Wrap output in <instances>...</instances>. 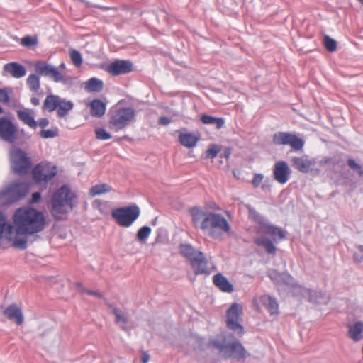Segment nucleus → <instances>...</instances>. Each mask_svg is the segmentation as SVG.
<instances>
[{
  "instance_id": "1",
  "label": "nucleus",
  "mask_w": 363,
  "mask_h": 363,
  "mask_svg": "<svg viewBox=\"0 0 363 363\" xmlns=\"http://www.w3.org/2000/svg\"><path fill=\"white\" fill-rule=\"evenodd\" d=\"M13 219L18 234L32 235L43 231L45 227L43 213L30 207L17 209Z\"/></svg>"
},
{
  "instance_id": "2",
  "label": "nucleus",
  "mask_w": 363,
  "mask_h": 363,
  "mask_svg": "<svg viewBox=\"0 0 363 363\" xmlns=\"http://www.w3.org/2000/svg\"><path fill=\"white\" fill-rule=\"evenodd\" d=\"M76 198L69 186L63 185L55 191L52 196L50 203L51 213L56 220L61 219V215L72 210L74 199Z\"/></svg>"
},
{
  "instance_id": "3",
  "label": "nucleus",
  "mask_w": 363,
  "mask_h": 363,
  "mask_svg": "<svg viewBox=\"0 0 363 363\" xmlns=\"http://www.w3.org/2000/svg\"><path fill=\"white\" fill-rule=\"evenodd\" d=\"M200 228L213 238L218 237L222 232L228 233L230 231V226L225 218L212 212L207 213L201 223Z\"/></svg>"
},
{
  "instance_id": "4",
  "label": "nucleus",
  "mask_w": 363,
  "mask_h": 363,
  "mask_svg": "<svg viewBox=\"0 0 363 363\" xmlns=\"http://www.w3.org/2000/svg\"><path fill=\"white\" fill-rule=\"evenodd\" d=\"M108 128L118 132L129 125L135 119V111L132 107H120L109 112Z\"/></svg>"
},
{
  "instance_id": "5",
  "label": "nucleus",
  "mask_w": 363,
  "mask_h": 363,
  "mask_svg": "<svg viewBox=\"0 0 363 363\" xmlns=\"http://www.w3.org/2000/svg\"><path fill=\"white\" fill-rule=\"evenodd\" d=\"M140 215V209L136 204L115 208L111 212L116 223L124 228L130 227Z\"/></svg>"
},
{
  "instance_id": "6",
  "label": "nucleus",
  "mask_w": 363,
  "mask_h": 363,
  "mask_svg": "<svg viewBox=\"0 0 363 363\" xmlns=\"http://www.w3.org/2000/svg\"><path fill=\"white\" fill-rule=\"evenodd\" d=\"M9 159L13 172L18 175L26 174L31 166L30 158L25 151L13 147L9 150Z\"/></svg>"
},
{
  "instance_id": "7",
  "label": "nucleus",
  "mask_w": 363,
  "mask_h": 363,
  "mask_svg": "<svg viewBox=\"0 0 363 363\" xmlns=\"http://www.w3.org/2000/svg\"><path fill=\"white\" fill-rule=\"evenodd\" d=\"M74 108V104L69 100H66L57 95H48L43 103V108L49 112L57 110V116L64 118Z\"/></svg>"
},
{
  "instance_id": "8",
  "label": "nucleus",
  "mask_w": 363,
  "mask_h": 363,
  "mask_svg": "<svg viewBox=\"0 0 363 363\" xmlns=\"http://www.w3.org/2000/svg\"><path fill=\"white\" fill-rule=\"evenodd\" d=\"M28 191L26 183H15L0 191V203L6 205L16 202L23 199Z\"/></svg>"
},
{
  "instance_id": "9",
  "label": "nucleus",
  "mask_w": 363,
  "mask_h": 363,
  "mask_svg": "<svg viewBox=\"0 0 363 363\" xmlns=\"http://www.w3.org/2000/svg\"><path fill=\"white\" fill-rule=\"evenodd\" d=\"M15 225L6 223V217L0 212V240H6L12 242L15 247L24 250L27 247V239L18 238Z\"/></svg>"
},
{
  "instance_id": "10",
  "label": "nucleus",
  "mask_w": 363,
  "mask_h": 363,
  "mask_svg": "<svg viewBox=\"0 0 363 363\" xmlns=\"http://www.w3.org/2000/svg\"><path fill=\"white\" fill-rule=\"evenodd\" d=\"M216 347L228 354V356L235 358L238 360L243 359L246 357L245 348L233 335H227L221 343L216 345Z\"/></svg>"
},
{
  "instance_id": "11",
  "label": "nucleus",
  "mask_w": 363,
  "mask_h": 363,
  "mask_svg": "<svg viewBox=\"0 0 363 363\" xmlns=\"http://www.w3.org/2000/svg\"><path fill=\"white\" fill-rule=\"evenodd\" d=\"M292 293L295 296L305 298L308 301L314 303L325 304L329 300L328 296L322 291H315L298 284L293 286Z\"/></svg>"
},
{
  "instance_id": "12",
  "label": "nucleus",
  "mask_w": 363,
  "mask_h": 363,
  "mask_svg": "<svg viewBox=\"0 0 363 363\" xmlns=\"http://www.w3.org/2000/svg\"><path fill=\"white\" fill-rule=\"evenodd\" d=\"M272 142L277 145H290L296 151L303 149L305 142L296 134L289 132H277L273 135Z\"/></svg>"
},
{
  "instance_id": "13",
  "label": "nucleus",
  "mask_w": 363,
  "mask_h": 363,
  "mask_svg": "<svg viewBox=\"0 0 363 363\" xmlns=\"http://www.w3.org/2000/svg\"><path fill=\"white\" fill-rule=\"evenodd\" d=\"M242 314V306L234 303L227 311V326L238 335H242L244 333L243 327L240 323Z\"/></svg>"
},
{
  "instance_id": "14",
  "label": "nucleus",
  "mask_w": 363,
  "mask_h": 363,
  "mask_svg": "<svg viewBox=\"0 0 363 363\" xmlns=\"http://www.w3.org/2000/svg\"><path fill=\"white\" fill-rule=\"evenodd\" d=\"M56 174V167L49 162H40L33 170V179L38 184L48 182Z\"/></svg>"
},
{
  "instance_id": "15",
  "label": "nucleus",
  "mask_w": 363,
  "mask_h": 363,
  "mask_svg": "<svg viewBox=\"0 0 363 363\" xmlns=\"http://www.w3.org/2000/svg\"><path fill=\"white\" fill-rule=\"evenodd\" d=\"M34 67L35 72L40 75L50 77L56 83H67L65 76L54 65L44 61H38L35 62Z\"/></svg>"
},
{
  "instance_id": "16",
  "label": "nucleus",
  "mask_w": 363,
  "mask_h": 363,
  "mask_svg": "<svg viewBox=\"0 0 363 363\" xmlns=\"http://www.w3.org/2000/svg\"><path fill=\"white\" fill-rule=\"evenodd\" d=\"M16 125L9 118H0V139L9 143H13L18 138Z\"/></svg>"
},
{
  "instance_id": "17",
  "label": "nucleus",
  "mask_w": 363,
  "mask_h": 363,
  "mask_svg": "<svg viewBox=\"0 0 363 363\" xmlns=\"http://www.w3.org/2000/svg\"><path fill=\"white\" fill-rule=\"evenodd\" d=\"M272 170L274 179L279 184H285L290 179L291 170L286 162L278 161L274 164Z\"/></svg>"
},
{
  "instance_id": "18",
  "label": "nucleus",
  "mask_w": 363,
  "mask_h": 363,
  "mask_svg": "<svg viewBox=\"0 0 363 363\" xmlns=\"http://www.w3.org/2000/svg\"><path fill=\"white\" fill-rule=\"evenodd\" d=\"M106 70L113 76L128 74L133 70V63L129 60H116L108 64Z\"/></svg>"
},
{
  "instance_id": "19",
  "label": "nucleus",
  "mask_w": 363,
  "mask_h": 363,
  "mask_svg": "<svg viewBox=\"0 0 363 363\" xmlns=\"http://www.w3.org/2000/svg\"><path fill=\"white\" fill-rule=\"evenodd\" d=\"M253 303L257 309L259 304L264 306L271 315H276L279 313V305L277 300L269 295H263L258 298H254Z\"/></svg>"
},
{
  "instance_id": "20",
  "label": "nucleus",
  "mask_w": 363,
  "mask_h": 363,
  "mask_svg": "<svg viewBox=\"0 0 363 363\" xmlns=\"http://www.w3.org/2000/svg\"><path fill=\"white\" fill-rule=\"evenodd\" d=\"M250 217L253 219L255 225H254V230L257 233L267 234L270 224L266 218L260 215L254 209L249 211Z\"/></svg>"
},
{
  "instance_id": "21",
  "label": "nucleus",
  "mask_w": 363,
  "mask_h": 363,
  "mask_svg": "<svg viewBox=\"0 0 363 363\" xmlns=\"http://www.w3.org/2000/svg\"><path fill=\"white\" fill-rule=\"evenodd\" d=\"M190 264L194 269L195 275L204 274L208 276L211 273V269L208 267L207 260L202 252L198 254Z\"/></svg>"
},
{
  "instance_id": "22",
  "label": "nucleus",
  "mask_w": 363,
  "mask_h": 363,
  "mask_svg": "<svg viewBox=\"0 0 363 363\" xmlns=\"http://www.w3.org/2000/svg\"><path fill=\"white\" fill-rule=\"evenodd\" d=\"M292 167L302 173H308L311 167L315 164L314 159H311L308 155L301 157H293L291 159Z\"/></svg>"
},
{
  "instance_id": "23",
  "label": "nucleus",
  "mask_w": 363,
  "mask_h": 363,
  "mask_svg": "<svg viewBox=\"0 0 363 363\" xmlns=\"http://www.w3.org/2000/svg\"><path fill=\"white\" fill-rule=\"evenodd\" d=\"M4 315L10 320L21 325L24 321V317L21 308L16 304H11L4 311Z\"/></svg>"
},
{
  "instance_id": "24",
  "label": "nucleus",
  "mask_w": 363,
  "mask_h": 363,
  "mask_svg": "<svg viewBox=\"0 0 363 363\" xmlns=\"http://www.w3.org/2000/svg\"><path fill=\"white\" fill-rule=\"evenodd\" d=\"M200 140V135L194 133H179V142L187 148L195 147Z\"/></svg>"
},
{
  "instance_id": "25",
  "label": "nucleus",
  "mask_w": 363,
  "mask_h": 363,
  "mask_svg": "<svg viewBox=\"0 0 363 363\" xmlns=\"http://www.w3.org/2000/svg\"><path fill=\"white\" fill-rule=\"evenodd\" d=\"M4 72L10 74L14 78H21L26 74V68L16 62L7 63L4 66Z\"/></svg>"
},
{
  "instance_id": "26",
  "label": "nucleus",
  "mask_w": 363,
  "mask_h": 363,
  "mask_svg": "<svg viewBox=\"0 0 363 363\" xmlns=\"http://www.w3.org/2000/svg\"><path fill=\"white\" fill-rule=\"evenodd\" d=\"M213 282L216 287L223 292L231 293L233 291V285L220 273L213 276Z\"/></svg>"
},
{
  "instance_id": "27",
  "label": "nucleus",
  "mask_w": 363,
  "mask_h": 363,
  "mask_svg": "<svg viewBox=\"0 0 363 363\" xmlns=\"http://www.w3.org/2000/svg\"><path fill=\"white\" fill-rule=\"evenodd\" d=\"M34 111L30 109H23L17 111L18 118L24 124L28 125L30 128H35L37 123L34 118Z\"/></svg>"
},
{
  "instance_id": "28",
  "label": "nucleus",
  "mask_w": 363,
  "mask_h": 363,
  "mask_svg": "<svg viewBox=\"0 0 363 363\" xmlns=\"http://www.w3.org/2000/svg\"><path fill=\"white\" fill-rule=\"evenodd\" d=\"M108 307L111 311V313L115 315V323L120 325L123 330L125 329V325L129 322L128 313L122 311L120 308L115 307L111 304H108Z\"/></svg>"
},
{
  "instance_id": "29",
  "label": "nucleus",
  "mask_w": 363,
  "mask_h": 363,
  "mask_svg": "<svg viewBox=\"0 0 363 363\" xmlns=\"http://www.w3.org/2000/svg\"><path fill=\"white\" fill-rule=\"evenodd\" d=\"M348 336L354 342H359L363 338V322L357 321L349 325Z\"/></svg>"
},
{
  "instance_id": "30",
  "label": "nucleus",
  "mask_w": 363,
  "mask_h": 363,
  "mask_svg": "<svg viewBox=\"0 0 363 363\" xmlns=\"http://www.w3.org/2000/svg\"><path fill=\"white\" fill-rule=\"evenodd\" d=\"M90 114L93 117H101L105 114L106 105L100 99H94L89 103Z\"/></svg>"
},
{
  "instance_id": "31",
  "label": "nucleus",
  "mask_w": 363,
  "mask_h": 363,
  "mask_svg": "<svg viewBox=\"0 0 363 363\" xmlns=\"http://www.w3.org/2000/svg\"><path fill=\"white\" fill-rule=\"evenodd\" d=\"M269 277L277 284L291 285L293 283V277L287 272H274L270 273Z\"/></svg>"
},
{
  "instance_id": "32",
  "label": "nucleus",
  "mask_w": 363,
  "mask_h": 363,
  "mask_svg": "<svg viewBox=\"0 0 363 363\" xmlns=\"http://www.w3.org/2000/svg\"><path fill=\"white\" fill-rule=\"evenodd\" d=\"M104 88V83L96 77H91L85 82L84 89L89 92H101Z\"/></svg>"
},
{
  "instance_id": "33",
  "label": "nucleus",
  "mask_w": 363,
  "mask_h": 363,
  "mask_svg": "<svg viewBox=\"0 0 363 363\" xmlns=\"http://www.w3.org/2000/svg\"><path fill=\"white\" fill-rule=\"evenodd\" d=\"M192 221L195 226L201 225V221L206 217L208 212L203 211L200 207H193L189 211Z\"/></svg>"
},
{
  "instance_id": "34",
  "label": "nucleus",
  "mask_w": 363,
  "mask_h": 363,
  "mask_svg": "<svg viewBox=\"0 0 363 363\" xmlns=\"http://www.w3.org/2000/svg\"><path fill=\"white\" fill-rule=\"evenodd\" d=\"M254 242L257 245L264 247L268 254H274L276 252V247L269 238L261 236L255 238Z\"/></svg>"
},
{
  "instance_id": "35",
  "label": "nucleus",
  "mask_w": 363,
  "mask_h": 363,
  "mask_svg": "<svg viewBox=\"0 0 363 363\" xmlns=\"http://www.w3.org/2000/svg\"><path fill=\"white\" fill-rule=\"evenodd\" d=\"M179 249L181 254L190 262L196 257L198 254L201 253L200 251H196L191 245L189 244H182Z\"/></svg>"
},
{
  "instance_id": "36",
  "label": "nucleus",
  "mask_w": 363,
  "mask_h": 363,
  "mask_svg": "<svg viewBox=\"0 0 363 363\" xmlns=\"http://www.w3.org/2000/svg\"><path fill=\"white\" fill-rule=\"evenodd\" d=\"M201 121L206 125H214L217 129H220L225 123L223 118H216L210 115L203 114L201 116Z\"/></svg>"
},
{
  "instance_id": "37",
  "label": "nucleus",
  "mask_w": 363,
  "mask_h": 363,
  "mask_svg": "<svg viewBox=\"0 0 363 363\" xmlns=\"http://www.w3.org/2000/svg\"><path fill=\"white\" fill-rule=\"evenodd\" d=\"M267 235L272 236L275 242H278L286 238V231L272 224L270 225Z\"/></svg>"
},
{
  "instance_id": "38",
  "label": "nucleus",
  "mask_w": 363,
  "mask_h": 363,
  "mask_svg": "<svg viewBox=\"0 0 363 363\" xmlns=\"http://www.w3.org/2000/svg\"><path fill=\"white\" fill-rule=\"evenodd\" d=\"M112 188L107 184H100L93 186L90 191L89 195L94 196L96 195H101L111 191Z\"/></svg>"
},
{
  "instance_id": "39",
  "label": "nucleus",
  "mask_w": 363,
  "mask_h": 363,
  "mask_svg": "<svg viewBox=\"0 0 363 363\" xmlns=\"http://www.w3.org/2000/svg\"><path fill=\"white\" fill-rule=\"evenodd\" d=\"M27 84L32 91H37L40 89V78L35 74H30L27 79Z\"/></svg>"
},
{
  "instance_id": "40",
  "label": "nucleus",
  "mask_w": 363,
  "mask_h": 363,
  "mask_svg": "<svg viewBox=\"0 0 363 363\" xmlns=\"http://www.w3.org/2000/svg\"><path fill=\"white\" fill-rule=\"evenodd\" d=\"M150 233L151 228L149 226H143L138 231L137 240L142 243H145Z\"/></svg>"
},
{
  "instance_id": "41",
  "label": "nucleus",
  "mask_w": 363,
  "mask_h": 363,
  "mask_svg": "<svg viewBox=\"0 0 363 363\" xmlns=\"http://www.w3.org/2000/svg\"><path fill=\"white\" fill-rule=\"evenodd\" d=\"M13 93L11 88H0V102L9 104L10 102V95Z\"/></svg>"
},
{
  "instance_id": "42",
  "label": "nucleus",
  "mask_w": 363,
  "mask_h": 363,
  "mask_svg": "<svg viewBox=\"0 0 363 363\" xmlns=\"http://www.w3.org/2000/svg\"><path fill=\"white\" fill-rule=\"evenodd\" d=\"M21 44L26 48L35 46L38 44V38L35 36L26 35L21 39Z\"/></svg>"
},
{
  "instance_id": "43",
  "label": "nucleus",
  "mask_w": 363,
  "mask_h": 363,
  "mask_svg": "<svg viewBox=\"0 0 363 363\" xmlns=\"http://www.w3.org/2000/svg\"><path fill=\"white\" fill-rule=\"evenodd\" d=\"M347 164L350 167V168L356 172L359 177L363 176V168L362 167L357 163L355 160L352 158H350L347 160Z\"/></svg>"
},
{
  "instance_id": "44",
  "label": "nucleus",
  "mask_w": 363,
  "mask_h": 363,
  "mask_svg": "<svg viewBox=\"0 0 363 363\" xmlns=\"http://www.w3.org/2000/svg\"><path fill=\"white\" fill-rule=\"evenodd\" d=\"M324 45L329 52H334L337 49L336 41L328 35L324 37Z\"/></svg>"
},
{
  "instance_id": "45",
  "label": "nucleus",
  "mask_w": 363,
  "mask_h": 363,
  "mask_svg": "<svg viewBox=\"0 0 363 363\" xmlns=\"http://www.w3.org/2000/svg\"><path fill=\"white\" fill-rule=\"evenodd\" d=\"M69 55L73 64L77 67H80L82 63V57L80 52L77 50H72L70 51Z\"/></svg>"
},
{
  "instance_id": "46",
  "label": "nucleus",
  "mask_w": 363,
  "mask_h": 363,
  "mask_svg": "<svg viewBox=\"0 0 363 363\" xmlns=\"http://www.w3.org/2000/svg\"><path fill=\"white\" fill-rule=\"evenodd\" d=\"M353 260L355 263L363 262V245H357L353 253Z\"/></svg>"
},
{
  "instance_id": "47",
  "label": "nucleus",
  "mask_w": 363,
  "mask_h": 363,
  "mask_svg": "<svg viewBox=\"0 0 363 363\" xmlns=\"http://www.w3.org/2000/svg\"><path fill=\"white\" fill-rule=\"evenodd\" d=\"M39 135L43 138H53L58 135V129L57 128L49 130H42Z\"/></svg>"
},
{
  "instance_id": "48",
  "label": "nucleus",
  "mask_w": 363,
  "mask_h": 363,
  "mask_svg": "<svg viewBox=\"0 0 363 363\" xmlns=\"http://www.w3.org/2000/svg\"><path fill=\"white\" fill-rule=\"evenodd\" d=\"M95 134L96 138L99 140H106L111 138V135L102 128H96Z\"/></svg>"
},
{
  "instance_id": "49",
  "label": "nucleus",
  "mask_w": 363,
  "mask_h": 363,
  "mask_svg": "<svg viewBox=\"0 0 363 363\" xmlns=\"http://www.w3.org/2000/svg\"><path fill=\"white\" fill-rule=\"evenodd\" d=\"M220 152V148L217 145H212L210 148H208L206 151V157L208 158H215L218 152Z\"/></svg>"
},
{
  "instance_id": "50",
  "label": "nucleus",
  "mask_w": 363,
  "mask_h": 363,
  "mask_svg": "<svg viewBox=\"0 0 363 363\" xmlns=\"http://www.w3.org/2000/svg\"><path fill=\"white\" fill-rule=\"evenodd\" d=\"M77 287L82 292L86 293L89 295L95 296L99 298L101 297V294L98 291H92V290L86 289L84 287H83V286L79 283H78L77 284Z\"/></svg>"
},
{
  "instance_id": "51",
  "label": "nucleus",
  "mask_w": 363,
  "mask_h": 363,
  "mask_svg": "<svg viewBox=\"0 0 363 363\" xmlns=\"http://www.w3.org/2000/svg\"><path fill=\"white\" fill-rule=\"evenodd\" d=\"M94 205L98 208L99 211L101 213L106 214L107 213V211H106V208L108 206L107 202L96 200L94 202Z\"/></svg>"
},
{
  "instance_id": "52",
  "label": "nucleus",
  "mask_w": 363,
  "mask_h": 363,
  "mask_svg": "<svg viewBox=\"0 0 363 363\" xmlns=\"http://www.w3.org/2000/svg\"><path fill=\"white\" fill-rule=\"evenodd\" d=\"M264 176L262 174L256 173L254 174L252 184L255 188H257L262 182Z\"/></svg>"
},
{
  "instance_id": "53",
  "label": "nucleus",
  "mask_w": 363,
  "mask_h": 363,
  "mask_svg": "<svg viewBox=\"0 0 363 363\" xmlns=\"http://www.w3.org/2000/svg\"><path fill=\"white\" fill-rule=\"evenodd\" d=\"M338 163H339L338 160H335V158H332V157H325L323 160H321L320 162V164L322 165L327 164L335 165L336 164H338Z\"/></svg>"
},
{
  "instance_id": "54",
  "label": "nucleus",
  "mask_w": 363,
  "mask_h": 363,
  "mask_svg": "<svg viewBox=\"0 0 363 363\" xmlns=\"http://www.w3.org/2000/svg\"><path fill=\"white\" fill-rule=\"evenodd\" d=\"M36 123L37 125L41 128H45L49 125V121L45 118H40L38 121H36Z\"/></svg>"
},
{
  "instance_id": "55",
  "label": "nucleus",
  "mask_w": 363,
  "mask_h": 363,
  "mask_svg": "<svg viewBox=\"0 0 363 363\" xmlns=\"http://www.w3.org/2000/svg\"><path fill=\"white\" fill-rule=\"evenodd\" d=\"M171 119L167 116H162L159 118V123L162 125H167L169 124Z\"/></svg>"
},
{
  "instance_id": "56",
  "label": "nucleus",
  "mask_w": 363,
  "mask_h": 363,
  "mask_svg": "<svg viewBox=\"0 0 363 363\" xmlns=\"http://www.w3.org/2000/svg\"><path fill=\"white\" fill-rule=\"evenodd\" d=\"M41 194L39 192H35L32 194L31 203H35L40 201Z\"/></svg>"
},
{
  "instance_id": "57",
  "label": "nucleus",
  "mask_w": 363,
  "mask_h": 363,
  "mask_svg": "<svg viewBox=\"0 0 363 363\" xmlns=\"http://www.w3.org/2000/svg\"><path fill=\"white\" fill-rule=\"evenodd\" d=\"M150 357L147 353H143L141 357V361L143 363H147L149 361Z\"/></svg>"
},
{
  "instance_id": "58",
  "label": "nucleus",
  "mask_w": 363,
  "mask_h": 363,
  "mask_svg": "<svg viewBox=\"0 0 363 363\" xmlns=\"http://www.w3.org/2000/svg\"><path fill=\"white\" fill-rule=\"evenodd\" d=\"M30 102L34 106H38V105H39V103H40L39 99L36 97L31 98Z\"/></svg>"
},
{
  "instance_id": "59",
  "label": "nucleus",
  "mask_w": 363,
  "mask_h": 363,
  "mask_svg": "<svg viewBox=\"0 0 363 363\" xmlns=\"http://www.w3.org/2000/svg\"><path fill=\"white\" fill-rule=\"evenodd\" d=\"M57 68L58 69V71L60 72V70H63L65 69V64L64 62H62Z\"/></svg>"
},
{
  "instance_id": "60",
  "label": "nucleus",
  "mask_w": 363,
  "mask_h": 363,
  "mask_svg": "<svg viewBox=\"0 0 363 363\" xmlns=\"http://www.w3.org/2000/svg\"><path fill=\"white\" fill-rule=\"evenodd\" d=\"M231 152L230 150H225L224 152V156L226 158H228L230 156Z\"/></svg>"
},
{
  "instance_id": "61",
  "label": "nucleus",
  "mask_w": 363,
  "mask_h": 363,
  "mask_svg": "<svg viewBox=\"0 0 363 363\" xmlns=\"http://www.w3.org/2000/svg\"><path fill=\"white\" fill-rule=\"evenodd\" d=\"M3 113V109L0 106V114H1Z\"/></svg>"
},
{
  "instance_id": "62",
  "label": "nucleus",
  "mask_w": 363,
  "mask_h": 363,
  "mask_svg": "<svg viewBox=\"0 0 363 363\" xmlns=\"http://www.w3.org/2000/svg\"><path fill=\"white\" fill-rule=\"evenodd\" d=\"M123 138H124V139L127 140V139H128V136H126V135H125Z\"/></svg>"
},
{
  "instance_id": "63",
  "label": "nucleus",
  "mask_w": 363,
  "mask_h": 363,
  "mask_svg": "<svg viewBox=\"0 0 363 363\" xmlns=\"http://www.w3.org/2000/svg\"><path fill=\"white\" fill-rule=\"evenodd\" d=\"M262 188L263 189H265V184H263V185H262Z\"/></svg>"
},
{
  "instance_id": "64",
  "label": "nucleus",
  "mask_w": 363,
  "mask_h": 363,
  "mask_svg": "<svg viewBox=\"0 0 363 363\" xmlns=\"http://www.w3.org/2000/svg\"><path fill=\"white\" fill-rule=\"evenodd\" d=\"M358 1L363 4V0H358Z\"/></svg>"
}]
</instances>
